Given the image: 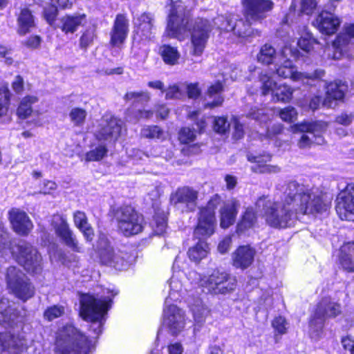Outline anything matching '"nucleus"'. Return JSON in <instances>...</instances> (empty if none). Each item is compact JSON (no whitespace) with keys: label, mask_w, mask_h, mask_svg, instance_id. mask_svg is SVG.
I'll use <instances>...</instances> for the list:
<instances>
[{"label":"nucleus","mask_w":354,"mask_h":354,"mask_svg":"<svg viewBox=\"0 0 354 354\" xmlns=\"http://www.w3.org/2000/svg\"><path fill=\"white\" fill-rule=\"evenodd\" d=\"M323 76L319 79H315L313 81H310V86L315 84V82L324 83V87L326 88V98L323 100V106L327 107H331L334 101L342 100L344 97V85L342 82H327L326 80H322Z\"/></svg>","instance_id":"nucleus-26"},{"label":"nucleus","mask_w":354,"mask_h":354,"mask_svg":"<svg viewBox=\"0 0 354 354\" xmlns=\"http://www.w3.org/2000/svg\"><path fill=\"white\" fill-rule=\"evenodd\" d=\"M233 124L234 129L233 133V138L235 140L241 139L244 136V130L243 124H241L236 118H234Z\"/></svg>","instance_id":"nucleus-58"},{"label":"nucleus","mask_w":354,"mask_h":354,"mask_svg":"<svg viewBox=\"0 0 354 354\" xmlns=\"http://www.w3.org/2000/svg\"><path fill=\"white\" fill-rule=\"evenodd\" d=\"M239 203L236 200H232L224 205L221 210V227L227 228L235 221L238 212Z\"/></svg>","instance_id":"nucleus-29"},{"label":"nucleus","mask_w":354,"mask_h":354,"mask_svg":"<svg viewBox=\"0 0 354 354\" xmlns=\"http://www.w3.org/2000/svg\"><path fill=\"white\" fill-rule=\"evenodd\" d=\"M241 3L246 20L234 17L227 18L220 28L245 38L253 35L251 23L265 19L267 12L273 8L274 3L271 0H241Z\"/></svg>","instance_id":"nucleus-2"},{"label":"nucleus","mask_w":354,"mask_h":354,"mask_svg":"<svg viewBox=\"0 0 354 354\" xmlns=\"http://www.w3.org/2000/svg\"><path fill=\"white\" fill-rule=\"evenodd\" d=\"M64 313V308L62 306H53L48 308L44 313V317L48 321H52L62 316Z\"/></svg>","instance_id":"nucleus-48"},{"label":"nucleus","mask_w":354,"mask_h":354,"mask_svg":"<svg viewBox=\"0 0 354 354\" xmlns=\"http://www.w3.org/2000/svg\"><path fill=\"white\" fill-rule=\"evenodd\" d=\"M153 115V112L150 110H141L139 109L134 113V117L136 120L141 119H149Z\"/></svg>","instance_id":"nucleus-60"},{"label":"nucleus","mask_w":354,"mask_h":354,"mask_svg":"<svg viewBox=\"0 0 354 354\" xmlns=\"http://www.w3.org/2000/svg\"><path fill=\"white\" fill-rule=\"evenodd\" d=\"M129 22L126 15L118 14L110 32V44L118 46L126 40L129 31Z\"/></svg>","instance_id":"nucleus-24"},{"label":"nucleus","mask_w":354,"mask_h":354,"mask_svg":"<svg viewBox=\"0 0 354 354\" xmlns=\"http://www.w3.org/2000/svg\"><path fill=\"white\" fill-rule=\"evenodd\" d=\"M122 122L113 116H104L100 124V129L95 137L100 141H115L119 138L122 130Z\"/></svg>","instance_id":"nucleus-22"},{"label":"nucleus","mask_w":354,"mask_h":354,"mask_svg":"<svg viewBox=\"0 0 354 354\" xmlns=\"http://www.w3.org/2000/svg\"><path fill=\"white\" fill-rule=\"evenodd\" d=\"M252 170L254 171H259L261 173L264 172H273L277 173L280 171V169L277 166H271V165H259V168H256L254 167H252Z\"/></svg>","instance_id":"nucleus-59"},{"label":"nucleus","mask_w":354,"mask_h":354,"mask_svg":"<svg viewBox=\"0 0 354 354\" xmlns=\"http://www.w3.org/2000/svg\"><path fill=\"white\" fill-rule=\"evenodd\" d=\"M111 299L109 297L97 298L89 294L80 297V316L90 322V330L97 337L102 332L106 316L111 306Z\"/></svg>","instance_id":"nucleus-6"},{"label":"nucleus","mask_w":354,"mask_h":354,"mask_svg":"<svg viewBox=\"0 0 354 354\" xmlns=\"http://www.w3.org/2000/svg\"><path fill=\"white\" fill-rule=\"evenodd\" d=\"M74 224L82 233L87 241H91L94 236L93 228L88 223L86 214L82 211H76L73 213Z\"/></svg>","instance_id":"nucleus-30"},{"label":"nucleus","mask_w":354,"mask_h":354,"mask_svg":"<svg viewBox=\"0 0 354 354\" xmlns=\"http://www.w3.org/2000/svg\"><path fill=\"white\" fill-rule=\"evenodd\" d=\"M17 22L19 26L18 32L20 35H26L35 28V18L31 11L28 8H24L21 10Z\"/></svg>","instance_id":"nucleus-32"},{"label":"nucleus","mask_w":354,"mask_h":354,"mask_svg":"<svg viewBox=\"0 0 354 354\" xmlns=\"http://www.w3.org/2000/svg\"><path fill=\"white\" fill-rule=\"evenodd\" d=\"M353 121V115L347 113H342L336 118V122L345 126L349 125Z\"/></svg>","instance_id":"nucleus-62"},{"label":"nucleus","mask_w":354,"mask_h":354,"mask_svg":"<svg viewBox=\"0 0 354 354\" xmlns=\"http://www.w3.org/2000/svg\"><path fill=\"white\" fill-rule=\"evenodd\" d=\"M298 129L302 132L298 146L301 149L310 147L311 145H322L324 138L322 133L326 130V125L322 122H303L298 125Z\"/></svg>","instance_id":"nucleus-17"},{"label":"nucleus","mask_w":354,"mask_h":354,"mask_svg":"<svg viewBox=\"0 0 354 354\" xmlns=\"http://www.w3.org/2000/svg\"><path fill=\"white\" fill-rule=\"evenodd\" d=\"M257 216L252 207H248L245 211L241 221L237 225L236 232L239 234L243 233L246 230L251 228L256 222Z\"/></svg>","instance_id":"nucleus-37"},{"label":"nucleus","mask_w":354,"mask_h":354,"mask_svg":"<svg viewBox=\"0 0 354 354\" xmlns=\"http://www.w3.org/2000/svg\"><path fill=\"white\" fill-rule=\"evenodd\" d=\"M196 130L189 127H183L179 132V140L181 142L187 144L194 140Z\"/></svg>","instance_id":"nucleus-50"},{"label":"nucleus","mask_w":354,"mask_h":354,"mask_svg":"<svg viewBox=\"0 0 354 354\" xmlns=\"http://www.w3.org/2000/svg\"><path fill=\"white\" fill-rule=\"evenodd\" d=\"M84 19V15L65 16L61 19L62 25L60 28L65 33H73L82 24Z\"/></svg>","instance_id":"nucleus-34"},{"label":"nucleus","mask_w":354,"mask_h":354,"mask_svg":"<svg viewBox=\"0 0 354 354\" xmlns=\"http://www.w3.org/2000/svg\"><path fill=\"white\" fill-rule=\"evenodd\" d=\"M279 116L285 122H294L297 117V111L294 107L288 106L280 111Z\"/></svg>","instance_id":"nucleus-51"},{"label":"nucleus","mask_w":354,"mask_h":354,"mask_svg":"<svg viewBox=\"0 0 354 354\" xmlns=\"http://www.w3.org/2000/svg\"><path fill=\"white\" fill-rule=\"evenodd\" d=\"M159 51L165 64L171 66L178 64L180 55L176 48L165 44L160 47Z\"/></svg>","instance_id":"nucleus-35"},{"label":"nucleus","mask_w":354,"mask_h":354,"mask_svg":"<svg viewBox=\"0 0 354 354\" xmlns=\"http://www.w3.org/2000/svg\"><path fill=\"white\" fill-rule=\"evenodd\" d=\"M339 261L344 270L354 272V242L342 247Z\"/></svg>","instance_id":"nucleus-31"},{"label":"nucleus","mask_w":354,"mask_h":354,"mask_svg":"<svg viewBox=\"0 0 354 354\" xmlns=\"http://www.w3.org/2000/svg\"><path fill=\"white\" fill-rule=\"evenodd\" d=\"M285 185L286 196L290 198L297 216L298 214H315L327 210V204L317 189L296 180L289 181Z\"/></svg>","instance_id":"nucleus-4"},{"label":"nucleus","mask_w":354,"mask_h":354,"mask_svg":"<svg viewBox=\"0 0 354 354\" xmlns=\"http://www.w3.org/2000/svg\"><path fill=\"white\" fill-rule=\"evenodd\" d=\"M198 197V191L191 187L183 186L171 194L169 201L172 206L182 212H192L196 208Z\"/></svg>","instance_id":"nucleus-14"},{"label":"nucleus","mask_w":354,"mask_h":354,"mask_svg":"<svg viewBox=\"0 0 354 354\" xmlns=\"http://www.w3.org/2000/svg\"><path fill=\"white\" fill-rule=\"evenodd\" d=\"M187 95L189 98L195 99L201 94V90L198 88V83H190L185 85Z\"/></svg>","instance_id":"nucleus-57"},{"label":"nucleus","mask_w":354,"mask_h":354,"mask_svg":"<svg viewBox=\"0 0 354 354\" xmlns=\"http://www.w3.org/2000/svg\"><path fill=\"white\" fill-rule=\"evenodd\" d=\"M124 100L133 105L144 104L149 101L150 94L147 91H129L124 95Z\"/></svg>","instance_id":"nucleus-39"},{"label":"nucleus","mask_w":354,"mask_h":354,"mask_svg":"<svg viewBox=\"0 0 354 354\" xmlns=\"http://www.w3.org/2000/svg\"><path fill=\"white\" fill-rule=\"evenodd\" d=\"M141 135L149 139H160L163 136V131L157 125H149L142 129Z\"/></svg>","instance_id":"nucleus-43"},{"label":"nucleus","mask_w":354,"mask_h":354,"mask_svg":"<svg viewBox=\"0 0 354 354\" xmlns=\"http://www.w3.org/2000/svg\"><path fill=\"white\" fill-rule=\"evenodd\" d=\"M255 254V250L249 245L239 246L232 253V265L236 268L245 270L253 263Z\"/></svg>","instance_id":"nucleus-28"},{"label":"nucleus","mask_w":354,"mask_h":354,"mask_svg":"<svg viewBox=\"0 0 354 354\" xmlns=\"http://www.w3.org/2000/svg\"><path fill=\"white\" fill-rule=\"evenodd\" d=\"M261 93L263 95L272 94L274 102H288L292 96V89L287 84H277L267 73L259 74Z\"/></svg>","instance_id":"nucleus-15"},{"label":"nucleus","mask_w":354,"mask_h":354,"mask_svg":"<svg viewBox=\"0 0 354 354\" xmlns=\"http://www.w3.org/2000/svg\"><path fill=\"white\" fill-rule=\"evenodd\" d=\"M281 57V55H279L277 54L274 48L267 44L261 48L257 55L258 62L265 65H269L270 64L274 65L275 63L279 61Z\"/></svg>","instance_id":"nucleus-33"},{"label":"nucleus","mask_w":354,"mask_h":354,"mask_svg":"<svg viewBox=\"0 0 354 354\" xmlns=\"http://www.w3.org/2000/svg\"><path fill=\"white\" fill-rule=\"evenodd\" d=\"M287 50L288 49L286 48L283 49L279 61L274 65V73L279 77L283 78H290L294 81H300L303 84H311L310 81H313L315 79H319L322 76L324 75L325 71L322 69H317L311 73L297 71L292 61L286 58L283 55Z\"/></svg>","instance_id":"nucleus-8"},{"label":"nucleus","mask_w":354,"mask_h":354,"mask_svg":"<svg viewBox=\"0 0 354 354\" xmlns=\"http://www.w3.org/2000/svg\"><path fill=\"white\" fill-rule=\"evenodd\" d=\"M341 313L339 304L329 297H324L317 304L315 314L310 321V326L318 331L322 328L326 318L335 317Z\"/></svg>","instance_id":"nucleus-16"},{"label":"nucleus","mask_w":354,"mask_h":354,"mask_svg":"<svg viewBox=\"0 0 354 354\" xmlns=\"http://www.w3.org/2000/svg\"><path fill=\"white\" fill-rule=\"evenodd\" d=\"M97 248L100 261L103 264L113 267L118 270H124L127 266V262L122 255V252L118 251L116 253L104 236H100Z\"/></svg>","instance_id":"nucleus-19"},{"label":"nucleus","mask_w":354,"mask_h":354,"mask_svg":"<svg viewBox=\"0 0 354 354\" xmlns=\"http://www.w3.org/2000/svg\"><path fill=\"white\" fill-rule=\"evenodd\" d=\"M94 37L95 35L93 31H86L80 37V45L81 48L86 49L90 46L93 41Z\"/></svg>","instance_id":"nucleus-56"},{"label":"nucleus","mask_w":354,"mask_h":354,"mask_svg":"<svg viewBox=\"0 0 354 354\" xmlns=\"http://www.w3.org/2000/svg\"><path fill=\"white\" fill-rule=\"evenodd\" d=\"M107 152L108 149L106 147L100 145L93 150L88 151L85 155V160L87 162L100 161L106 156Z\"/></svg>","instance_id":"nucleus-42"},{"label":"nucleus","mask_w":354,"mask_h":354,"mask_svg":"<svg viewBox=\"0 0 354 354\" xmlns=\"http://www.w3.org/2000/svg\"><path fill=\"white\" fill-rule=\"evenodd\" d=\"M220 203V197L215 195L205 207L200 209L198 223L194 231V236L198 239V242L195 246L189 248L187 252L192 261L198 262L207 256L208 245L205 240L214 232L216 225L215 209Z\"/></svg>","instance_id":"nucleus-3"},{"label":"nucleus","mask_w":354,"mask_h":354,"mask_svg":"<svg viewBox=\"0 0 354 354\" xmlns=\"http://www.w3.org/2000/svg\"><path fill=\"white\" fill-rule=\"evenodd\" d=\"M230 122L225 117H215L214 120V130L220 134H224L229 131Z\"/></svg>","instance_id":"nucleus-45"},{"label":"nucleus","mask_w":354,"mask_h":354,"mask_svg":"<svg viewBox=\"0 0 354 354\" xmlns=\"http://www.w3.org/2000/svg\"><path fill=\"white\" fill-rule=\"evenodd\" d=\"M166 99H180L184 97V93L178 86L176 84L169 86L167 89H165Z\"/></svg>","instance_id":"nucleus-52"},{"label":"nucleus","mask_w":354,"mask_h":354,"mask_svg":"<svg viewBox=\"0 0 354 354\" xmlns=\"http://www.w3.org/2000/svg\"><path fill=\"white\" fill-rule=\"evenodd\" d=\"M190 10L185 4L175 5L171 9L169 16L167 31L168 35L181 39L185 32L191 34L192 54L200 56L203 54L210 32L213 29L211 22L205 19L198 18L190 21Z\"/></svg>","instance_id":"nucleus-1"},{"label":"nucleus","mask_w":354,"mask_h":354,"mask_svg":"<svg viewBox=\"0 0 354 354\" xmlns=\"http://www.w3.org/2000/svg\"><path fill=\"white\" fill-rule=\"evenodd\" d=\"M191 310L195 322L198 324L205 322V317L209 313L207 308L199 300L196 301L192 306Z\"/></svg>","instance_id":"nucleus-41"},{"label":"nucleus","mask_w":354,"mask_h":354,"mask_svg":"<svg viewBox=\"0 0 354 354\" xmlns=\"http://www.w3.org/2000/svg\"><path fill=\"white\" fill-rule=\"evenodd\" d=\"M223 90V84L219 82L209 86L207 93L209 98H213V100L207 102L205 107L212 109L221 106L223 102V97L221 96Z\"/></svg>","instance_id":"nucleus-36"},{"label":"nucleus","mask_w":354,"mask_h":354,"mask_svg":"<svg viewBox=\"0 0 354 354\" xmlns=\"http://www.w3.org/2000/svg\"><path fill=\"white\" fill-rule=\"evenodd\" d=\"M273 328L275 331L277 332L280 335L285 334L287 330V325L288 323L285 318L283 317H276L272 323Z\"/></svg>","instance_id":"nucleus-54"},{"label":"nucleus","mask_w":354,"mask_h":354,"mask_svg":"<svg viewBox=\"0 0 354 354\" xmlns=\"http://www.w3.org/2000/svg\"><path fill=\"white\" fill-rule=\"evenodd\" d=\"M277 189L283 193L281 201L272 202L262 196L257 201L256 206L263 207L266 223L270 226L275 228L291 227L297 219L295 209L292 207L290 198L286 196V185L279 184Z\"/></svg>","instance_id":"nucleus-5"},{"label":"nucleus","mask_w":354,"mask_h":354,"mask_svg":"<svg viewBox=\"0 0 354 354\" xmlns=\"http://www.w3.org/2000/svg\"><path fill=\"white\" fill-rule=\"evenodd\" d=\"M232 240L230 237L224 238L218 245V250L221 254L227 252L230 248Z\"/></svg>","instance_id":"nucleus-61"},{"label":"nucleus","mask_w":354,"mask_h":354,"mask_svg":"<svg viewBox=\"0 0 354 354\" xmlns=\"http://www.w3.org/2000/svg\"><path fill=\"white\" fill-rule=\"evenodd\" d=\"M5 338L6 337H3V341L1 339V350L10 348L18 350L23 346L21 340L13 335H9L8 340H6ZM1 339H3L2 336Z\"/></svg>","instance_id":"nucleus-46"},{"label":"nucleus","mask_w":354,"mask_h":354,"mask_svg":"<svg viewBox=\"0 0 354 354\" xmlns=\"http://www.w3.org/2000/svg\"><path fill=\"white\" fill-rule=\"evenodd\" d=\"M336 212L342 220L354 221V183H348L337 197Z\"/></svg>","instance_id":"nucleus-21"},{"label":"nucleus","mask_w":354,"mask_h":354,"mask_svg":"<svg viewBox=\"0 0 354 354\" xmlns=\"http://www.w3.org/2000/svg\"><path fill=\"white\" fill-rule=\"evenodd\" d=\"M317 6L315 0H301V12L305 15H311Z\"/></svg>","instance_id":"nucleus-55"},{"label":"nucleus","mask_w":354,"mask_h":354,"mask_svg":"<svg viewBox=\"0 0 354 354\" xmlns=\"http://www.w3.org/2000/svg\"><path fill=\"white\" fill-rule=\"evenodd\" d=\"M316 43V39L313 37L311 34L306 33V35L301 36L298 40L297 44L299 48L305 52H310Z\"/></svg>","instance_id":"nucleus-47"},{"label":"nucleus","mask_w":354,"mask_h":354,"mask_svg":"<svg viewBox=\"0 0 354 354\" xmlns=\"http://www.w3.org/2000/svg\"><path fill=\"white\" fill-rule=\"evenodd\" d=\"M170 298L165 299L163 310V324L173 335H177L185 327V313L176 305L169 304Z\"/></svg>","instance_id":"nucleus-20"},{"label":"nucleus","mask_w":354,"mask_h":354,"mask_svg":"<svg viewBox=\"0 0 354 354\" xmlns=\"http://www.w3.org/2000/svg\"><path fill=\"white\" fill-rule=\"evenodd\" d=\"M167 227V220L163 215L156 214L153 217V229L157 235H163Z\"/></svg>","instance_id":"nucleus-44"},{"label":"nucleus","mask_w":354,"mask_h":354,"mask_svg":"<svg viewBox=\"0 0 354 354\" xmlns=\"http://www.w3.org/2000/svg\"><path fill=\"white\" fill-rule=\"evenodd\" d=\"M333 58L339 59L343 56L354 59V24H345L342 31L333 42Z\"/></svg>","instance_id":"nucleus-13"},{"label":"nucleus","mask_w":354,"mask_h":354,"mask_svg":"<svg viewBox=\"0 0 354 354\" xmlns=\"http://www.w3.org/2000/svg\"><path fill=\"white\" fill-rule=\"evenodd\" d=\"M114 216L118 228L122 234L129 236L140 233L143 229V217L129 205L122 206L115 209Z\"/></svg>","instance_id":"nucleus-11"},{"label":"nucleus","mask_w":354,"mask_h":354,"mask_svg":"<svg viewBox=\"0 0 354 354\" xmlns=\"http://www.w3.org/2000/svg\"><path fill=\"white\" fill-rule=\"evenodd\" d=\"M167 350L169 354H181L183 351V348L180 343L176 342L169 345Z\"/></svg>","instance_id":"nucleus-64"},{"label":"nucleus","mask_w":354,"mask_h":354,"mask_svg":"<svg viewBox=\"0 0 354 354\" xmlns=\"http://www.w3.org/2000/svg\"><path fill=\"white\" fill-rule=\"evenodd\" d=\"M340 24L339 18L328 10L322 11L313 21L314 26L320 32L328 35L335 33Z\"/></svg>","instance_id":"nucleus-23"},{"label":"nucleus","mask_w":354,"mask_h":354,"mask_svg":"<svg viewBox=\"0 0 354 354\" xmlns=\"http://www.w3.org/2000/svg\"><path fill=\"white\" fill-rule=\"evenodd\" d=\"M6 282L12 293L24 302L35 295V286L21 271L14 266L8 268Z\"/></svg>","instance_id":"nucleus-9"},{"label":"nucleus","mask_w":354,"mask_h":354,"mask_svg":"<svg viewBox=\"0 0 354 354\" xmlns=\"http://www.w3.org/2000/svg\"><path fill=\"white\" fill-rule=\"evenodd\" d=\"M38 101L37 97L26 96L24 97L17 109V115L19 118L24 119L30 116L32 112V105Z\"/></svg>","instance_id":"nucleus-38"},{"label":"nucleus","mask_w":354,"mask_h":354,"mask_svg":"<svg viewBox=\"0 0 354 354\" xmlns=\"http://www.w3.org/2000/svg\"><path fill=\"white\" fill-rule=\"evenodd\" d=\"M201 286L209 293L225 295L235 290L236 280L227 272L216 270L201 280Z\"/></svg>","instance_id":"nucleus-12"},{"label":"nucleus","mask_w":354,"mask_h":354,"mask_svg":"<svg viewBox=\"0 0 354 354\" xmlns=\"http://www.w3.org/2000/svg\"><path fill=\"white\" fill-rule=\"evenodd\" d=\"M246 117L259 121L261 123L266 122L269 119L264 109H257L256 107L252 108L246 114Z\"/></svg>","instance_id":"nucleus-49"},{"label":"nucleus","mask_w":354,"mask_h":354,"mask_svg":"<svg viewBox=\"0 0 354 354\" xmlns=\"http://www.w3.org/2000/svg\"><path fill=\"white\" fill-rule=\"evenodd\" d=\"M68 116L73 126L80 127L85 123L87 112L82 108L74 107L70 111Z\"/></svg>","instance_id":"nucleus-40"},{"label":"nucleus","mask_w":354,"mask_h":354,"mask_svg":"<svg viewBox=\"0 0 354 354\" xmlns=\"http://www.w3.org/2000/svg\"><path fill=\"white\" fill-rule=\"evenodd\" d=\"M51 226L55 233L60 240L73 251L81 252L76 236L69 227L66 216L62 214H54L51 220Z\"/></svg>","instance_id":"nucleus-18"},{"label":"nucleus","mask_w":354,"mask_h":354,"mask_svg":"<svg viewBox=\"0 0 354 354\" xmlns=\"http://www.w3.org/2000/svg\"><path fill=\"white\" fill-rule=\"evenodd\" d=\"M57 185L51 180H46L44 183V186L41 190V193L44 194H50L51 191L56 189Z\"/></svg>","instance_id":"nucleus-63"},{"label":"nucleus","mask_w":354,"mask_h":354,"mask_svg":"<svg viewBox=\"0 0 354 354\" xmlns=\"http://www.w3.org/2000/svg\"><path fill=\"white\" fill-rule=\"evenodd\" d=\"M56 352L58 354H90L91 342L72 325H66L57 338Z\"/></svg>","instance_id":"nucleus-7"},{"label":"nucleus","mask_w":354,"mask_h":354,"mask_svg":"<svg viewBox=\"0 0 354 354\" xmlns=\"http://www.w3.org/2000/svg\"><path fill=\"white\" fill-rule=\"evenodd\" d=\"M9 219L14 231L21 235L27 236L32 230L33 224L27 214L17 208L9 212Z\"/></svg>","instance_id":"nucleus-25"},{"label":"nucleus","mask_w":354,"mask_h":354,"mask_svg":"<svg viewBox=\"0 0 354 354\" xmlns=\"http://www.w3.org/2000/svg\"><path fill=\"white\" fill-rule=\"evenodd\" d=\"M12 254H17L18 263L24 269L32 274H37L42 270V259L37 249L26 241L21 240L12 248Z\"/></svg>","instance_id":"nucleus-10"},{"label":"nucleus","mask_w":354,"mask_h":354,"mask_svg":"<svg viewBox=\"0 0 354 354\" xmlns=\"http://www.w3.org/2000/svg\"><path fill=\"white\" fill-rule=\"evenodd\" d=\"M57 15V7L53 3L44 8V16L49 24H53V23L55 21Z\"/></svg>","instance_id":"nucleus-53"},{"label":"nucleus","mask_w":354,"mask_h":354,"mask_svg":"<svg viewBox=\"0 0 354 354\" xmlns=\"http://www.w3.org/2000/svg\"><path fill=\"white\" fill-rule=\"evenodd\" d=\"M153 22V17L149 12H143L134 18L136 32L141 39H151L154 37Z\"/></svg>","instance_id":"nucleus-27"}]
</instances>
